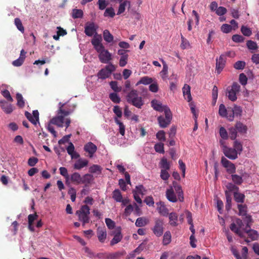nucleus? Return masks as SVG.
<instances>
[{"mask_svg": "<svg viewBox=\"0 0 259 259\" xmlns=\"http://www.w3.org/2000/svg\"><path fill=\"white\" fill-rule=\"evenodd\" d=\"M232 39L235 42L239 43L243 42L245 38L241 35L234 34L232 36Z\"/></svg>", "mask_w": 259, "mask_h": 259, "instance_id": "61", "label": "nucleus"}, {"mask_svg": "<svg viewBox=\"0 0 259 259\" xmlns=\"http://www.w3.org/2000/svg\"><path fill=\"white\" fill-rule=\"evenodd\" d=\"M229 132L230 139L232 140H235L238 133L235 126L230 127L229 129Z\"/></svg>", "mask_w": 259, "mask_h": 259, "instance_id": "51", "label": "nucleus"}, {"mask_svg": "<svg viewBox=\"0 0 259 259\" xmlns=\"http://www.w3.org/2000/svg\"><path fill=\"white\" fill-rule=\"evenodd\" d=\"M95 25L94 23H91L85 25L84 27V33L89 36H92L95 33H96Z\"/></svg>", "mask_w": 259, "mask_h": 259, "instance_id": "20", "label": "nucleus"}, {"mask_svg": "<svg viewBox=\"0 0 259 259\" xmlns=\"http://www.w3.org/2000/svg\"><path fill=\"white\" fill-rule=\"evenodd\" d=\"M25 116L34 125H36L39 120V112L37 110H34L32 115L28 111L25 112Z\"/></svg>", "mask_w": 259, "mask_h": 259, "instance_id": "15", "label": "nucleus"}, {"mask_svg": "<svg viewBox=\"0 0 259 259\" xmlns=\"http://www.w3.org/2000/svg\"><path fill=\"white\" fill-rule=\"evenodd\" d=\"M122 238V235L120 231H118L114 236L113 238L110 242V245L111 246L114 245L115 244L119 242Z\"/></svg>", "mask_w": 259, "mask_h": 259, "instance_id": "34", "label": "nucleus"}, {"mask_svg": "<svg viewBox=\"0 0 259 259\" xmlns=\"http://www.w3.org/2000/svg\"><path fill=\"white\" fill-rule=\"evenodd\" d=\"M160 167L162 169L169 170L170 165L166 158H162L160 161Z\"/></svg>", "mask_w": 259, "mask_h": 259, "instance_id": "57", "label": "nucleus"}, {"mask_svg": "<svg viewBox=\"0 0 259 259\" xmlns=\"http://www.w3.org/2000/svg\"><path fill=\"white\" fill-rule=\"evenodd\" d=\"M230 111V108H228V109H226L225 106L221 104L219 106V113L220 115L223 117H226L227 118V116L228 115V113Z\"/></svg>", "mask_w": 259, "mask_h": 259, "instance_id": "32", "label": "nucleus"}, {"mask_svg": "<svg viewBox=\"0 0 259 259\" xmlns=\"http://www.w3.org/2000/svg\"><path fill=\"white\" fill-rule=\"evenodd\" d=\"M115 15L114 10L112 7L107 8L104 13L105 17L109 16L111 18L114 17Z\"/></svg>", "mask_w": 259, "mask_h": 259, "instance_id": "54", "label": "nucleus"}, {"mask_svg": "<svg viewBox=\"0 0 259 259\" xmlns=\"http://www.w3.org/2000/svg\"><path fill=\"white\" fill-rule=\"evenodd\" d=\"M16 99L17 101V106L21 108H23L25 106V102L21 94L17 93L16 94Z\"/></svg>", "mask_w": 259, "mask_h": 259, "instance_id": "46", "label": "nucleus"}, {"mask_svg": "<svg viewBox=\"0 0 259 259\" xmlns=\"http://www.w3.org/2000/svg\"><path fill=\"white\" fill-rule=\"evenodd\" d=\"M152 82V79L148 76H144L141 78L138 84H149Z\"/></svg>", "mask_w": 259, "mask_h": 259, "instance_id": "60", "label": "nucleus"}, {"mask_svg": "<svg viewBox=\"0 0 259 259\" xmlns=\"http://www.w3.org/2000/svg\"><path fill=\"white\" fill-rule=\"evenodd\" d=\"M59 170L60 174L65 178L66 180V184L69 185V175L68 174L67 168L64 167H61L59 168Z\"/></svg>", "mask_w": 259, "mask_h": 259, "instance_id": "41", "label": "nucleus"}, {"mask_svg": "<svg viewBox=\"0 0 259 259\" xmlns=\"http://www.w3.org/2000/svg\"><path fill=\"white\" fill-rule=\"evenodd\" d=\"M83 11L80 9H73L72 16L74 19L81 18L83 16Z\"/></svg>", "mask_w": 259, "mask_h": 259, "instance_id": "47", "label": "nucleus"}, {"mask_svg": "<svg viewBox=\"0 0 259 259\" xmlns=\"http://www.w3.org/2000/svg\"><path fill=\"white\" fill-rule=\"evenodd\" d=\"M115 69L114 65L110 64L101 69L97 73V76L99 79H105L110 76L112 72L115 70Z\"/></svg>", "mask_w": 259, "mask_h": 259, "instance_id": "5", "label": "nucleus"}, {"mask_svg": "<svg viewBox=\"0 0 259 259\" xmlns=\"http://www.w3.org/2000/svg\"><path fill=\"white\" fill-rule=\"evenodd\" d=\"M231 178L233 182L237 185H241L243 181L241 176L234 174L231 175Z\"/></svg>", "mask_w": 259, "mask_h": 259, "instance_id": "40", "label": "nucleus"}, {"mask_svg": "<svg viewBox=\"0 0 259 259\" xmlns=\"http://www.w3.org/2000/svg\"><path fill=\"white\" fill-rule=\"evenodd\" d=\"M129 51L128 50L123 49H120L118 51V55L121 56L119 62V65L120 67H124L127 64L128 57L127 53Z\"/></svg>", "mask_w": 259, "mask_h": 259, "instance_id": "11", "label": "nucleus"}, {"mask_svg": "<svg viewBox=\"0 0 259 259\" xmlns=\"http://www.w3.org/2000/svg\"><path fill=\"white\" fill-rule=\"evenodd\" d=\"M237 207L239 210L238 214L241 216H247V206L246 205H242L241 204H238Z\"/></svg>", "mask_w": 259, "mask_h": 259, "instance_id": "42", "label": "nucleus"}, {"mask_svg": "<svg viewBox=\"0 0 259 259\" xmlns=\"http://www.w3.org/2000/svg\"><path fill=\"white\" fill-rule=\"evenodd\" d=\"M2 95L8 101L10 102H13V99L12 98L10 92L7 90H5L2 91Z\"/></svg>", "mask_w": 259, "mask_h": 259, "instance_id": "63", "label": "nucleus"}, {"mask_svg": "<svg viewBox=\"0 0 259 259\" xmlns=\"http://www.w3.org/2000/svg\"><path fill=\"white\" fill-rule=\"evenodd\" d=\"M102 167L98 164H93L89 167V172L91 174H96L97 175L102 173Z\"/></svg>", "mask_w": 259, "mask_h": 259, "instance_id": "30", "label": "nucleus"}, {"mask_svg": "<svg viewBox=\"0 0 259 259\" xmlns=\"http://www.w3.org/2000/svg\"><path fill=\"white\" fill-rule=\"evenodd\" d=\"M221 163L222 165L226 168V170L228 173L233 174L236 172V166L235 164L228 160L225 157H222Z\"/></svg>", "mask_w": 259, "mask_h": 259, "instance_id": "9", "label": "nucleus"}, {"mask_svg": "<svg viewBox=\"0 0 259 259\" xmlns=\"http://www.w3.org/2000/svg\"><path fill=\"white\" fill-rule=\"evenodd\" d=\"M69 178L71 182L74 184L79 185L81 183V177L78 172H74Z\"/></svg>", "mask_w": 259, "mask_h": 259, "instance_id": "24", "label": "nucleus"}, {"mask_svg": "<svg viewBox=\"0 0 259 259\" xmlns=\"http://www.w3.org/2000/svg\"><path fill=\"white\" fill-rule=\"evenodd\" d=\"M84 150L89 153V156L92 158L94 153L97 151V147L92 142H90L84 145Z\"/></svg>", "mask_w": 259, "mask_h": 259, "instance_id": "16", "label": "nucleus"}, {"mask_svg": "<svg viewBox=\"0 0 259 259\" xmlns=\"http://www.w3.org/2000/svg\"><path fill=\"white\" fill-rule=\"evenodd\" d=\"M102 37L101 35H98L96 33L93 39H92L91 42L94 46V49L97 52L100 51L101 49H103L104 47L101 43Z\"/></svg>", "mask_w": 259, "mask_h": 259, "instance_id": "12", "label": "nucleus"}, {"mask_svg": "<svg viewBox=\"0 0 259 259\" xmlns=\"http://www.w3.org/2000/svg\"><path fill=\"white\" fill-rule=\"evenodd\" d=\"M152 107L156 111L162 112L163 111L165 113V111L170 109L166 105H163L161 102L157 100L154 99L151 102Z\"/></svg>", "mask_w": 259, "mask_h": 259, "instance_id": "10", "label": "nucleus"}, {"mask_svg": "<svg viewBox=\"0 0 259 259\" xmlns=\"http://www.w3.org/2000/svg\"><path fill=\"white\" fill-rule=\"evenodd\" d=\"M63 116L58 115V116L53 117L50 120V123L57 125L59 127H63L64 123Z\"/></svg>", "mask_w": 259, "mask_h": 259, "instance_id": "22", "label": "nucleus"}, {"mask_svg": "<svg viewBox=\"0 0 259 259\" xmlns=\"http://www.w3.org/2000/svg\"><path fill=\"white\" fill-rule=\"evenodd\" d=\"M160 204L161 205L158 208L159 213L164 217L167 216L168 214V209L163 204H161V202H160Z\"/></svg>", "mask_w": 259, "mask_h": 259, "instance_id": "53", "label": "nucleus"}, {"mask_svg": "<svg viewBox=\"0 0 259 259\" xmlns=\"http://www.w3.org/2000/svg\"><path fill=\"white\" fill-rule=\"evenodd\" d=\"M226 57L225 55H221L219 59L216 60V70L218 74H220L225 67Z\"/></svg>", "mask_w": 259, "mask_h": 259, "instance_id": "17", "label": "nucleus"}, {"mask_svg": "<svg viewBox=\"0 0 259 259\" xmlns=\"http://www.w3.org/2000/svg\"><path fill=\"white\" fill-rule=\"evenodd\" d=\"M103 38L106 42L110 43L113 41V36L111 34L108 30H105L103 31Z\"/></svg>", "mask_w": 259, "mask_h": 259, "instance_id": "37", "label": "nucleus"}, {"mask_svg": "<svg viewBox=\"0 0 259 259\" xmlns=\"http://www.w3.org/2000/svg\"><path fill=\"white\" fill-rule=\"evenodd\" d=\"M183 92L185 99H187L188 102H190L192 99L191 95L190 86L185 84L183 88Z\"/></svg>", "mask_w": 259, "mask_h": 259, "instance_id": "28", "label": "nucleus"}, {"mask_svg": "<svg viewBox=\"0 0 259 259\" xmlns=\"http://www.w3.org/2000/svg\"><path fill=\"white\" fill-rule=\"evenodd\" d=\"M240 86L237 82H234L231 86L230 90H228L227 96L229 100L232 101H235L237 100L236 94L239 93L240 91Z\"/></svg>", "mask_w": 259, "mask_h": 259, "instance_id": "7", "label": "nucleus"}, {"mask_svg": "<svg viewBox=\"0 0 259 259\" xmlns=\"http://www.w3.org/2000/svg\"><path fill=\"white\" fill-rule=\"evenodd\" d=\"M90 208L87 205L81 206L80 208L76 211V214L78 217V220L82 222L83 225L90 222Z\"/></svg>", "mask_w": 259, "mask_h": 259, "instance_id": "3", "label": "nucleus"}, {"mask_svg": "<svg viewBox=\"0 0 259 259\" xmlns=\"http://www.w3.org/2000/svg\"><path fill=\"white\" fill-rule=\"evenodd\" d=\"M112 198L116 202H121L122 200V196L119 189H115L113 191Z\"/></svg>", "mask_w": 259, "mask_h": 259, "instance_id": "39", "label": "nucleus"}, {"mask_svg": "<svg viewBox=\"0 0 259 259\" xmlns=\"http://www.w3.org/2000/svg\"><path fill=\"white\" fill-rule=\"evenodd\" d=\"M171 241V235L170 231H167L165 232L163 236L162 243L164 245H167L170 243Z\"/></svg>", "mask_w": 259, "mask_h": 259, "instance_id": "36", "label": "nucleus"}, {"mask_svg": "<svg viewBox=\"0 0 259 259\" xmlns=\"http://www.w3.org/2000/svg\"><path fill=\"white\" fill-rule=\"evenodd\" d=\"M166 197L168 200L171 202H176L178 200L180 202L184 201L183 191L182 187L178 182H172V186L166 191Z\"/></svg>", "mask_w": 259, "mask_h": 259, "instance_id": "1", "label": "nucleus"}, {"mask_svg": "<svg viewBox=\"0 0 259 259\" xmlns=\"http://www.w3.org/2000/svg\"><path fill=\"white\" fill-rule=\"evenodd\" d=\"M163 64V69L160 72L161 76L163 79H165L167 76L168 72V66L166 64L165 62L163 60H161Z\"/></svg>", "mask_w": 259, "mask_h": 259, "instance_id": "50", "label": "nucleus"}, {"mask_svg": "<svg viewBox=\"0 0 259 259\" xmlns=\"http://www.w3.org/2000/svg\"><path fill=\"white\" fill-rule=\"evenodd\" d=\"M235 126L239 133L241 134H245L246 133L247 131V126L240 121H237L236 123Z\"/></svg>", "mask_w": 259, "mask_h": 259, "instance_id": "27", "label": "nucleus"}, {"mask_svg": "<svg viewBox=\"0 0 259 259\" xmlns=\"http://www.w3.org/2000/svg\"><path fill=\"white\" fill-rule=\"evenodd\" d=\"M127 4H130V2L128 1H124L119 5L117 15H120L123 13L125 10V6Z\"/></svg>", "mask_w": 259, "mask_h": 259, "instance_id": "48", "label": "nucleus"}, {"mask_svg": "<svg viewBox=\"0 0 259 259\" xmlns=\"http://www.w3.org/2000/svg\"><path fill=\"white\" fill-rule=\"evenodd\" d=\"M97 236L99 241L103 243L106 238L107 233L105 228H98L97 232Z\"/></svg>", "mask_w": 259, "mask_h": 259, "instance_id": "23", "label": "nucleus"}, {"mask_svg": "<svg viewBox=\"0 0 259 259\" xmlns=\"http://www.w3.org/2000/svg\"><path fill=\"white\" fill-rule=\"evenodd\" d=\"M223 150L224 155L228 158L233 160L237 158L238 153L236 150L224 146Z\"/></svg>", "mask_w": 259, "mask_h": 259, "instance_id": "13", "label": "nucleus"}, {"mask_svg": "<svg viewBox=\"0 0 259 259\" xmlns=\"http://www.w3.org/2000/svg\"><path fill=\"white\" fill-rule=\"evenodd\" d=\"M148 223V221L145 218H138L136 221L135 225L137 227H141L146 226Z\"/></svg>", "mask_w": 259, "mask_h": 259, "instance_id": "38", "label": "nucleus"}, {"mask_svg": "<svg viewBox=\"0 0 259 259\" xmlns=\"http://www.w3.org/2000/svg\"><path fill=\"white\" fill-rule=\"evenodd\" d=\"M241 32L244 36H250L252 34L251 30L244 25H242L241 26Z\"/></svg>", "mask_w": 259, "mask_h": 259, "instance_id": "52", "label": "nucleus"}, {"mask_svg": "<svg viewBox=\"0 0 259 259\" xmlns=\"http://www.w3.org/2000/svg\"><path fill=\"white\" fill-rule=\"evenodd\" d=\"M110 85L111 89L115 92H119L121 91V88L118 87L117 82L116 81H111L110 82Z\"/></svg>", "mask_w": 259, "mask_h": 259, "instance_id": "62", "label": "nucleus"}, {"mask_svg": "<svg viewBox=\"0 0 259 259\" xmlns=\"http://www.w3.org/2000/svg\"><path fill=\"white\" fill-rule=\"evenodd\" d=\"M25 116L34 125H36L39 120V112L37 110H34L32 115L28 111L25 112Z\"/></svg>", "mask_w": 259, "mask_h": 259, "instance_id": "14", "label": "nucleus"}, {"mask_svg": "<svg viewBox=\"0 0 259 259\" xmlns=\"http://www.w3.org/2000/svg\"><path fill=\"white\" fill-rule=\"evenodd\" d=\"M234 198L236 202L242 203L244 202L245 195L238 191H236L234 192Z\"/></svg>", "mask_w": 259, "mask_h": 259, "instance_id": "33", "label": "nucleus"}, {"mask_svg": "<svg viewBox=\"0 0 259 259\" xmlns=\"http://www.w3.org/2000/svg\"><path fill=\"white\" fill-rule=\"evenodd\" d=\"M230 112H233V115H228L227 119L230 121L234 120L235 116H240L242 114V109L240 107L235 105L233 108H230Z\"/></svg>", "mask_w": 259, "mask_h": 259, "instance_id": "19", "label": "nucleus"}, {"mask_svg": "<svg viewBox=\"0 0 259 259\" xmlns=\"http://www.w3.org/2000/svg\"><path fill=\"white\" fill-rule=\"evenodd\" d=\"M246 63L243 61H238L234 64V67L237 70H242L244 68Z\"/></svg>", "mask_w": 259, "mask_h": 259, "instance_id": "58", "label": "nucleus"}, {"mask_svg": "<svg viewBox=\"0 0 259 259\" xmlns=\"http://www.w3.org/2000/svg\"><path fill=\"white\" fill-rule=\"evenodd\" d=\"M169 224L172 227H176L178 225V215L176 212L168 213Z\"/></svg>", "mask_w": 259, "mask_h": 259, "instance_id": "21", "label": "nucleus"}, {"mask_svg": "<svg viewBox=\"0 0 259 259\" xmlns=\"http://www.w3.org/2000/svg\"><path fill=\"white\" fill-rule=\"evenodd\" d=\"M94 180V177L92 175L90 174H87L84 175L81 177V184H84L85 186H87L89 184H90Z\"/></svg>", "mask_w": 259, "mask_h": 259, "instance_id": "29", "label": "nucleus"}, {"mask_svg": "<svg viewBox=\"0 0 259 259\" xmlns=\"http://www.w3.org/2000/svg\"><path fill=\"white\" fill-rule=\"evenodd\" d=\"M227 190L225 191H228L230 193H231V192H236L239 191V187L236 186V184L232 183H228L226 186Z\"/></svg>", "mask_w": 259, "mask_h": 259, "instance_id": "45", "label": "nucleus"}, {"mask_svg": "<svg viewBox=\"0 0 259 259\" xmlns=\"http://www.w3.org/2000/svg\"><path fill=\"white\" fill-rule=\"evenodd\" d=\"M220 135L221 138L224 140L228 138V134L226 130L224 127H221L220 128Z\"/></svg>", "mask_w": 259, "mask_h": 259, "instance_id": "64", "label": "nucleus"}, {"mask_svg": "<svg viewBox=\"0 0 259 259\" xmlns=\"http://www.w3.org/2000/svg\"><path fill=\"white\" fill-rule=\"evenodd\" d=\"M246 46L249 50H255L258 48L256 42L251 40L247 41Z\"/></svg>", "mask_w": 259, "mask_h": 259, "instance_id": "59", "label": "nucleus"}, {"mask_svg": "<svg viewBox=\"0 0 259 259\" xmlns=\"http://www.w3.org/2000/svg\"><path fill=\"white\" fill-rule=\"evenodd\" d=\"M164 114V117L163 116H159L157 118L159 125L161 128L166 127L170 124L172 119V115L170 109H167Z\"/></svg>", "mask_w": 259, "mask_h": 259, "instance_id": "4", "label": "nucleus"}, {"mask_svg": "<svg viewBox=\"0 0 259 259\" xmlns=\"http://www.w3.org/2000/svg\"><path fill=\"white\" fill-rule=\"evenodd\" d=\"M225 194L226 198V209L229 211L231 209L232 205L231 194L228 191H225Z\"/></svg>", "mask_w": 259, "mask_h": 259, "instance_id": "35", "label": "nucleus"}, {"mask_svg": "<svg viewBox=\"0 0 259 259\" xmlns=\"http://www.w3.org/2000/svg\"><path fill=\"white\" fill-rule=\"evenodd\" d=\"M126 254L125 251H117L113 253H108V259H118Z\"/></svg>", "mask_w": 259, "mask_h": 259, "instance_id": "31", "label": "nucleus"}, {"mask_svg": "<svg viewBox=\"0 0 259 259\" xmlns=\"http://www.w3.org/2000/svg\"><path fill=\"white\" fill-rule=\"evenodd\" d=\"M127 102L138 108L141 109L144 103L141 96H139L137 90L133 89L126 97Z\"/></svg>", "mask_w": 259, "mask_h": 259, "instance_id": "2", "label": "nucleus"}, {"mask_svg": "<svg viewBox=\"0 0 259 259\" xmlns=\"http://www.w3.org/2000/svg\"><path fill=\"white\" fill-rule=\"evenodd\" d=\"M97 52L99 54V59L101 62L108 63L112 60L111 54L107 50H105L104 47L103 49H101L100 51Z\"/></svg>", "mask_w": 259, "mask_h": 259, "instance_id": "8", "label": "nucleus"}, {"mask_svg": "<svg viewBox=\"0 0 259 259\" xmlns=\"http://www.w3.org/2000/svg\"><path fill=\"white\" fill-rule=\"evenodd\" d=\"M115 122L119 126V132L122 135L125 134V125L117 117L114 118Z\"/></svg>", "mask_w": 259, "mask_h": 259, "instance_id": "43", "label": "nucleus"}, {"mask_svg": "<svg viewBox=\"0 0 259 259\" xmlns=\"http://www.w3.org/2000/svg\"><path fill=\"white\" fill-rule=\"evenodd\" d=\"M244 232L247 234L252 240H257L259 237L258 232L252 229H244Z\"/></svg>", "mask_w": 259, "mask_h": 259, "instance_id": "25", "label": "nucleus"}, {"mask_svg": "<svg viewBox=\"0 0 259 259\" xmlns=\"http://www.w3.org/2000/svg\"><path fill=\"white\" fill-rule=\"evenodd\" d=\"M221 31L225 33H228L230 32L233 29V27L228 24H224L221 27Z\"/></svg>", "mask_w": 259, "mask_h": 259, "instance_id": "55", "label": "nucleus"}, {"mask_svg": "<svg viewBox=\"0 0 259 259\" xmlns=\"http://www.w3.org/2000/svg\"><path fill=\"white\" fill-rule=\"evenodd\" d=\"M14 23L17 29L22 33L24 32V28L22 25L21 20L19 18H16L14 20Z\"/></svg>", "mask_w": 259, "mask_h": 259, "instance_id": "49", "label": "nucleus"}, {"mask_svg": "<svg viewBox=\"0 0 259 259\" xmlns=\"http://www.w3.org/2000/svg\"><path fill=\"white\" fill-rule=\"evenodd\" d=\"M0 106L3 111L8 114H11L14 109V107L11 104L5 100L0 101Z\"/></svg>", "mask_w": 259, "mask_h": 259, "instance_id": "18", "label": "nucleus"}, {"mask_svg": "<svg viewBox=\"0 0 259 259\" xmlns=\"http://www.w3.org/2000/svg\"><path fill=\"white\" fill-rule=\"evenodd\" d=\"M146 192V190L142 185L137 186L135 189L132 191V192H136L137 194L142 196L145 194Z\"/></svg>", "mask_w": 259, "mask_h": 259, "instance_id": "44", "label": "nucleus"}, {"mask_svg": "<svg viewBox=\"0 0 259 259\" xmlns=\"http://www.w3.org/2000/svg\"><path fill=\"white\" fill-rule=\"evenodd\" d=\"M109 98L114 103H119L121 101L120 97L115 93H110Z\"/></svg>", "mask_w": 259, "mask_h": 259, "instance_id": "56", "label": "nucleus"}, {"mask_svg": "<svg viewBox=\"0 0 259 259\" xmlns=\"http://www.w3.org/2000/svg\"><path fill=\"white\" fill-rule=\"evenodd\" d=\"M89 161L86 159H78L74 164L73 167L75 169H81L83 167L87 166Z\"/></svg>", "mask_w": 259, "mask_h": 259, "instance_id": "26", "label": "nucleus"}, {"mask_svg": "<svg viewBox=\"0 0 259 259\" xmlns=\"http://www.w3.org/2000/svg\"><path fill=\"white\" fill-rule=\"evenodd\" d=\"M164 223L163 220L156 218L154 220V225L151 230L154 234L157 237H160L162 235L164 231Z\"/></svg>", "mask_w": 259, "mask_h": 259, "instance_id": "6", "label": "nucleus"}]
</instances>
